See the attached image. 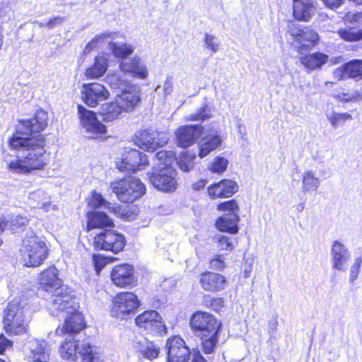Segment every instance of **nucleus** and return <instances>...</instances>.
<instances>
[{"instance_id":"nucleus-57","label":"nucleus","mask_w":362,"mask_h":362,"mask_svg":"<svg viewBox=\"0 0 362 362\" xmlns=\"http://www.w3.org/2000/svg\"><path fill=\"white\" fill-rule=\"evenodd\" d=\"M333 76L337 81H341L345 80L346 78H349L348 73L346 72V64L334 69V71H333Z\"/></svg>"},{"instance_id":"nucleus-25","label":"nucleus","mask_w":362,"mask_h":362,"mask_svg":"<svg viewBox=\"0 0 362 362\" xmlns=\"http://www.w3.org/2000/svg\"><path fill=\"white\" fill-rule=\"evenodd\" d=\"M238 186L232 180H222L218 183L208 188V192L210 197H228L237 192Z\"/></svg>"},{"instance_id":"nucleus-15","label":"nucleus","mask_w":362,"mask_h":362,"mask_svg":"<svg viewBox=\"0 0 362 362\" xmlns=\"http://www.w3.org/2000/svg\"><path fill=\"white\" fill-rule=\"evenodd\" d=\"M168 141V139L165 134L152 129L139 131L135 135L134 140L135 144L141 148L151 151L165 145Z\"/></svg>"},{"instance_id":"nucleus-32","label":"nucleus","mask_w":362,"mask_h":362,"mask_svg":"<svg viewBox=\"0 0 362 362\" xmlns=\"http://www.w3.org/2000/svg\"><path fill=\"white\" fill-rule=\"evenodd\" d=\"M107 58L105 56L95 57L94 64L87 69L85 76L88 79H96L103 76L107 69Z\"/></svg>"},{"instance_id":"nucleus-46","label":"nucleus","mask_w":362,"mask_h":362,"mask_svg":"<svg viewBox=\"0 0 362 362\" xmlns=\"http://www.w3.org/2000/svg\"><path fill=\"white\" fill-rule=\"evenodd\" d=\"M119 37V33L114 32H105L96 35L93 39L96 41L98 47H102L106 43L109 45V42L116 40Z\"/></svg>"},{"instance_id":"nucleus-56","label":"nucleus","mask_w":362,"mask_h":362,"mask_svg":"<svg viewBox=\"0 0 362 362\" xmlns=\"http://www.w3.org/2000/svg\"><path fill=\"white\" fill-rule=\"evenodd\" d=\"M40 209H41L45 212L51 214H54V212L59 211L58 205L51 200L49 196L48 197V199L42 203V205L40 206Z\"/></svg>"},{"instance_id":"nucleus-53","label":"nucleus","mask_w":362,"mask_h":362,"mask_svg":"<svg viewBox=\"0 0 362 362\" xmlns=\"http://www.w3.org/2000/svg\"><path fill=\"white\" fill-rule=\"evenodd\" d=\"M228 160L223 157H216L211 163L209 169L214 172L220 173L226 170L228 166Z\"/></svg>"},{"instance_id":"nucleus-1","label":"nucleus","mask_w":362,"mask_h":362,"mask_svg":"<svg viewBox=\"0 0 362 362\" xmlns=\"http://www.w3.org/2000/svg\"><path fill=\"white\" fill-rule=\"evenodd\" d=\"M47 122V113L42 110H37L32 118L19 122L16 132L8 140L10 148L18 154L7 153L3 158L4 168L9 173L28 175L45 169L47 165L45 139L42 134H32L44 130Z\"/></svg>"},{"instance_id":"nucleus-11","label":"nucleus","mask_w":362,"mask_h":362,"mask_svg":"<svg viewBox=\"0 0 362 362\" xmlns=\"http://www.w3.org/2000/svg\"><path fill=\"white\" fill-rule=\"evenodd\" d=\"M66 307V305L65 304H62V305H61V309H59L56 313H50L51 315L56 316H58L60 314L71 315L69 317L66 318L64 325L62 327H59L57 329L56 332L58 334H62L64 333H68L69 334H76L85 327L83 317L82 315L77 311L78 303L76 301V305L73 311Z\"/></svg>"},{"instance_id":"nucleus-31","label":"nucleus","mask_w":362,"mask_h":362,"mask_svg":"<svg viewBox=\"0 0 362 362\" xmlns=\"http://www.w3.org/2000/svg\"><path fill=\"white\" fill-rule=\"evenodd\" d=\"M113 221L107 215L101 211H93L88 214V230L95 228L110 227Z\"/></svg>"},{"instance_id":"nucleus-29","label":"nucleus","mask_w":362,"mask_h":362,"mask_svg":"<svg viewBox=\"0 0 362 362\" xmlns=\"http://www.w3.org/2000/svg\"><path fill=\"white\" fill-rule=\"evenodd\" d=\"M328 59V55L322 52H315L300 57V63L309 71L321 68Z\"/></svg>"},{"instance_id":"nucleus-19","label":"nucleus","mask_w":362,"mask_h":362,"mask_svg":"<svg viewBox=\"0 0 362 362\" xmlns=\"http://www.w3.org/2000/svg\"><path fill=\"white\" fill-rule=\"evenodd\" d=\"M119 68L123 74H130L132 76L145 80L148 76V70L146 64L138 56L122 60Z\"/></svg>"},{"instance_id":"nucleus-16","label":"nucleus","mask_w":362,"mask_h":362,"mask_svg":"<svg viewBox=\"0 0 362 362\" xmlns=\"http://www.w3.org/2000/svg\"><path fill=\"white\" fill-rule=\"evenodd\" d=\"M110 97L107 88L100 83H84L81 89V99L90 107H95Z\"/></svg>"},{"instance_id":"nucleus-64","label":"nucleus","mask_w":362,"mask_h":362,"mask_svg":"<svg viewBox=\"0 0 362 362\" xmlns=\"http://www.w3.org/2000/svg\"><path fill=\"white\" fill-rule=\"evenodd\" d=\"M95 42L96 41H94V39H93L86 45L83 50L85 54H88L95 49L98 48Z\"/></svg>"},{"instance_id":"nucleus-40","label":"nucleus","mask_w":362,"mask_h":362,"mask_svg":"<svg viewBox=\"0 0 362 362\" xmlns=\"http://www.w3.org/2000/svg\"><path fill=\"white\" fill-rule=\"evenodd\" d=\"M107 82L112 89H117L121 91L128 89L129 82L119 74H110L107 76Z\"/></svg>"},{"instance_id":"nucleus-49","label":"nucleus","mask_w":362,"mask_h":362,"mask_svg":"<svg viewBox=\"0 0 362 362\" xmlns=\"http://www.w3.org/2000/svg\"><path fill=\"white\" fill-rule=\"evenodd\" d=\"M49 195L42 189H37L29 194V200L34 204H36V207L42 205V203L48 199Z\"/></svg>"},{"instance_id":"nucleus-39","label":"nucleus","mask_w":362,"mask_h":362,"mask_svg":"<svg viewBox=\"0 0 362 362\" xmlns=\"http://www.w3.org/2000/svg\"><path fill=\"white\" fill-rule=\"evenodd\" d=\"M156 160L157 163L153 170L158 169L159 166L172 168V164L175 161V152L173 151H160L156 155Z\"/></svg>"},{"instance_id":"nucleus-50","label":"nucleus","mask_w":362,"mask_h":362,"mask_svg":"<svg viewBox=\"0 0 362 362\" xmlns=\"http://www.w3.org/2000/svg\"><path fill=\"white\" fill-rule=\"evenodd\" d=\"M334 97L342 102H352L362 100L361 92L358 90L352 93H341L334 95Z\"/></svg>"},{"instance_id":"nucleus-28","label":"nucleus","mask_w":362,"mask_h":362,"mask_svg":"<svg viewBox=\"0 0 362 362\" xmlns=\"http://www.w3.org/2000/svg\"><path fill=\"white\" fill-rule=\"evenodd\" d=\"M133 346L145 358L150 360L157 358L160 352L158 346L142 337L136 338L133 342Z\"/></svg>"},{"instance_id":"nucleus-58","label":"nucleus","mask_w":362,"mask_h":362,"mask_svg":"<svg viewBox=\"0 0 362 362\" xmlns=\"http://www.w3.org/2000/svg\"><path fill=\"white\" fill-rule=\"evenodd\" d=\"M210 267L214 269H221L225 267V262L223 256L215 255L210 261Z\"/></svg>"},{"instance_id":"nucleus-55","label":"nucleus","mask_w":362,"mask_h":362,"mask_svg":"<svg viewBox=\"0 0 362 362\" xmlns=\"http://www.w3.org/2000/svg\"><path fill=\"white\" fill-rule=\"evenodd\" d=\"M218 209L221 211H228V213H237L238 206L236 202L232 199L220 204Z\"/></svg>"},{"instance_id":"nucleus-47","label":"nucleus","mask_w":362,"mask_h":362,"mask_svg":"<svg viewBox=\"0 0 362 362\" xmlns=\"http://www.w3.org/2000/svg\"><path fill=\"white\" fill-rule=\"evenodd\" d=\"M215 240L220 250L231 251L234 247V240L228 235H217Z\"/></svg>"},{"instance_id":"nucleus-9","label":"nucleus","mask_w":362,"mask_h":362,"mask_svg":"<svg viewBox=\"0 0 362 362\" xmlns=\"http://www.w3.org/2000/svg\"><path fill=\"white\" fill-rule=\"evenodd\" d=\"M148 164L146 155L136 149L125 151L116 161L117 168L119 171L129 173L141 170Z\"/></svg>"},{"instance_id":"nucleus-38","label":"nucleus","mask_w":362,"mask_h":362,"mask_svg":"<svg viewBox=\"0 0 362 362\" xmlns=\"http://www.w3.org/2000/svg\"><path fill=\"white\" fill-rule=\"evenodd\" d=\"M88 204L93 208H98L104 206L109 211L112 212L115 214H119V206H112L110 202L106 201L100 193L96 191L91 192V197L88 200Z\"/></svg>"},{"instance_id":"nucleus-2","label":"nucleus","mask_w":362,"mask_h":362,"mask_svg":"<svg viewBox=\"0 0 362 362\" xmlns=\"http://www.w3.org/2000/svg\"><path fill=\"white\" fill-rule=\"evenodd\" d=\"M39 281L45 291L53 293L48 305L50 313H56L59 309H61L62 304H65L66 308L70 310H74L76 298L69 293V288L66 285L62 284L55 267H50L43 271L40 274Z\"/></svg>"},{"instance_id":"nucleus-24","label":"nucleus","mask_w":362,"mask_h":362,"mask_svg":"<svg viewBox=\"0 0 362 362\" xmlns=\"http://www.w3.org/2000/svg\"><path fill=\"white\" fill-rule=\"evenodd\" d=\"M221 144V139L216 131L212 130L202 138L199 142V156L201 158L209 155Z\"/></svg>"},{"instance_id":"nucleus-22","label":"nucleus","mask_w":362,"mask_h":362,"mask_svg":"<svg viewBox=\"0 0 362 362\" xmlns=\"http://www.w3.org/2000/svg\"><path fill=\"white\" fill-rule=\"evenodd\" d=\"M121 92V94L117 95L115 100L124 113L133 111L140 102L139 88L131 86L128 89H125Z\"/></svg>"},{"instance_id":"nucleus-17","label":"nucleus","mask_w":362,"mask_h":362,"mask_svg":"<svg viewBox=\"0 0 362 362\" xmlns=\"http://www.w3.org/2000/svg\"><path fill=\"white\" fill-rule=\"evenodd\" d=\"M111 280L119 288H132L137 284L134 268L129 264L115 266L111 273Z\"/></svg>"},{"instance_id":"nucleus-7","label":"nucleus","mask_w":362,"mask_h":362,"mask_svg":"<svg viewBox=\"0 0 362 362\" xmlns=\"http://www.w3.org/2000/svg\"><path fill=\"white\" fill-rule=\"evenodd\" d=\"M140 301L133 292L124 291L117 293L112 299L111 315L118 319H125L134 314L139 307Z\"/></svg>"},{"instance_id":"nucleus-12","label":"nucleus","mask_w":362,"mask_h":362,"mask_svg":"<svg viewBox=\"0 0 362 362\" xmlns=\"http://www.w3.org/2000/svg\"><path fill=\"white\" fill-rule=\"evenodd\" d=\"M190 326L199 336L217 334L220 324L216 318L209 313L197 312L190 318Z\"/></svg>"},{"instance_id":"nucleus-30","label":"nucleus","mask_w":362,"mask_h":362,"mask_svg":"<svg viewBox=\"0 0 362 362\" xmlns=\"http://www.w3.org/2000/svg\"><path fill=\"white\" fill-rule=\"evenodd\" d=\"M123 113L124 112L115 99L110 102L103 103L100 107V114L106 122L119 119Z\"/></svg>"},{"instance_id":"nucleus-44","label":"nucleus","mask_w":362,"mask_h":362,"mask_svg":"<svg viewBox=\"0 0 362 362\" xmlns=\"http://www.w3.org/2000/svg\"><path fill=\"white\" fill-rule=\"evenodd\" d=\"M195 158L196 156L194 154L186 153L180 157L177 163L182 171L189 172L194 168Z\"/></svg>"},{"instance_id":"nucleus-21","label":"nucleus","mask_w":362,"mask_h":362,"mask_svg":"<svg viewBox=\"0 0 362 362\" xmlns=\"http://www.w3.org/2000/svg\"><path fill=\"white\" fill-rule=\"evenodd\" d=\"M351 256L349 248L341 241L334 240L332 243L331 248L332 268L339 271H345Z\"/></svg>"},{"instance_id":"nucleus-33","label":"nucleus","mask_w":362,"mask_h":362,"mask_svg":"<svg viewBox=\"0 0 362 362\" xmlns=\"http://www.w3.org/2000/svg\"><path fill=\"white\" fill-rule=\"evenodd\" d=\"M81 343L75 341L74 338L70 337L66 339L64 344L61 346L60 353L63 358L70 361H75L78 354V351L82 350Z\"/></svg>"},{"instance_id":"nucleus-45","label":"nucleus","mask_w":362,"mask_h":362,"mask_svg":"<svg viewBox=\"0 0 362 362\" xmlns=\"http://www.w3.org/2000/svg\"><path fill=\"white\" fill-rule=\"evenodd\" d=\"M217 334H210L209 336H200L202 338V349L204 354H211L217 344Z\"/></svg>"},{"instance_id":"nucleus-4","label":"nucleus","mask_w":362,"mask_h":362,"mask_svg":"<svg viewBox=\"0 0 362 362\" xmlns=\"http://www.w3.org/2000/svg\"><path fill=\"white\" fill-rule=\"evenodd\" d=\"M25 301L14 299L8 303L4 310V328L8 334L18 335L25 333L28 321L25 317Z\"/></svg>"},{"instance_id":"nucleus-41","label":"nucleus","mask_w":362,"mask_h":362,"mask_svg":"<svg viewBox=\"0 0 362 362\" xmlns=\"http://www.w3.org/2000/svg\"><path fill=\"white\" fill-rule=\"evenodd\" d=\"M349 78L358 81L362 76V60H353L346 64Z\"/></svg>"},{"instance_id":"nucleus-5","label":"nucleus","mask_w":362,"mask_h":362,"mask_svg":"<svg viewBox=\"0 0 362 362\" xmlns=\"http://www.w3.org/2000/svg\"><path fill=\"white\" fill-rule=\"evenodd\" d=\"M110 189L123 203H133L146 193V187L141 180L132 177L112 182Z\"/></svg>"},{"instance_id":"nucleus-35","label":"nucleus","mask_w":362,"mask_h":362,"mask_svg":"<svg viewBox=\"0 0 362 362\" xmlns=\"http://www.w3.org/2000/svg\"><path fill=\"white\" fill-rule=\"evenodd\" d=\"M135 47L127 43L119 42L115 40L109 42V50L115 57L122 60L133 54Z\"/></svg>"},{"instance_id":"nucleus-10","label":"nucleus","mask_w":362,"mask_h":362,"mask_svg":"<svg viewBox=\"0 0 362 362\" xmlns=\"http://www.w3.org/2000/svg\"><path fill=\"white\" fill-rule=\"evenodd\" d=\"M95 248L111 251L115 254L122 251L126 245L124 236L113 230H105L94 238Z\"/></svg>"},{"instance_id":"nucleus-6","label":"nucleus","mask_w":362,"mask_h":362,"mask_svg":"<svg viewBox=\"0 0 362 362\" xmlns=\"http://www.w3.org/2000/svg\"><path fill=\"white\" fill-rule=\"evenodd\" d=\"M290 40L294 47L300 54L310 51L316 46L320 40L318 33L309 27H300L291 25L288 30Z\"/></svg>"},{"instance_id":"nucleus-26","label":"nucleus","mask_w":362,"mask_h":362,"mask_svg":"<svg viewBox=\"0 0 362 362\" xmlns=\"http://www.w3.org/2000/svg\"><path fill=\"white\" fill-rule=\"evenodd\" d=\"M200 284L204 290L216 291L224 288L226 279L219 274L208 272L202 276Z\"/></svg>"},{"instance_id":"nucleus-51","label":"nucleus","mask_w":362,"mask_h":362,"mask_svg":"<svg viewBox=\"0 0 362 362\" xmlns=\"http://www.w3.org/2000/svg\"><path fill=\"white\" fill-rule=\"evenodd\" d=\"M115 259L111 257H106L101 255H93V261L95 267V269L99 272L108 263L112 262Z\"/></svg>"},{"instance_id":"nucleus-3","label":"nucleus","mask_w":362,"mask_h":362,"mask_svg":"<svg viewBox=\"0 0 362 362\" xmlns=\"http://www.w3.org/2000/svg\"><path fill=\"white\" fill-rule=\"evenodd\" d=\"M21 260L25 267H37L46 259L47 248L45 243L32 230L26 231L20 250Z\"/></svg>"},{"instance_id":"nucleus-20","label":"nucleus","mask_w":362,"mask_h":362,"mask_svg":"<svg viewBox=\"0 0 362 362\" xmlns=\"http://www.w3.org/2000/svg\"><path fill=\"white\" fill-rule=\"evenodd\" d=\"M203 127L199 125H184L180 127L175 132L177 145L187 148L195 143L201 136Z\"/></svg>"},{"instance_id":"nucleus-63","label":"nucleus","mask_w":362,"mask_h":362,"mask_svg":"<svg viewBox=\"0 0 362 362\" xmlns=\"http://www.w3.org/2000/svg\"><path fill=\"white\" fill-rule=\"evenodd\" d=\"M211 306L215 310H218L223 306V300L221 298H216L211 300Z\"/></svg>"},{"instance_id":"nucleus-23","label":"nucleus","mask_w":362,"mask_h":362,"mask_svg":"<svg viewBox=\"0 0 362 362\" xmlns=\"http://www.w3.org/2000/svg\"><path fill=\"white\" fill-rule=\"evenodd\" d=\"M31 352L30 358L32 362H48L50 355V347L44 340L33 339L29 343Z\"/></svg>"},{"instance_id":"nucleus-14","label":"nucleus","mask_w":362,"mask_h":362,"mask_svg":"<svg viewBox=\"0 0 362 362\" xmlns=\"http://www.w3.org/2000/svg\"><path fill=\"white\" fill-rule=\"evenodd\" d=\"M136 325L141 329L153 334H166V327L161 316L156 310H147L135 318Z\"/></svg>"},{"instance_id":"nucleus-18","label":"nucleus","mask_w":362,"mask_h":362,"mask_svg":"<svg viewBox=\"0 0 362 362\" xmlns=\"http://www.w3.org/2000/svg\"><path fill=\"white\" fill-rule=\"evenodd\" d=\"M168 350V362H187L191 352L182 338L175 336L165 344Z\"/></svg>"},{"instance_id":"nucleus-52","label":"nucleus","mask_w":362,"mask_h":362,"mask_svg":"<svg viewBox=\"0 0 362 362\" xmlns=\"http://www.w3.org/2000/svg\"><path fill=\"white\" fill-rule=\"evenodd\" d=\"M204 46L211 50V54H214L218 51L220 45L214 35L206 33L204 36Z\"/></svg>"},{"instance_id":"nucleus-62","label":"nucleus","mask_w":362,"mask_h":362,"mask_svg":"<svg viewBox=\"0 0 362 362\" xmlns=\"http://www.w3.org/2000/svg\"><path fill=\"white\" fill-rule=\"evenodd\" d=\"M325 2V4L331 8H336L339 7L341 4L344 0H323Z\"/></svg>"},{"instance_id":"nucleus-61","label":"nucleus","mask_w":362,"mask_h":362,"mask_svg":"<svg viewBox=\"0 0 362 362\" xmlns=\"http://www.w3.org/2000/svg\"><path fill=\"white\" fill-rule=\"evenodd\" d=\"M12 341L6 339L4 334H0V354H2L6 348L11 346Z\"/></svg>"},{"instance_id":"nucleus-54","label":"nucleus","mask_w":362,"mask_h":362,"mask_svg":"<svg viewBox=\"0 0 362 362\" xmlns=\"http://www.w3.org/2000/svg\"><path fill=\"white\" fill-rule=\"evenodd\" d=\"M28 223V219L26 216L16 215L11 220V229L15 231L16 230L25 226Z\"/></svg>"},{"instance_id":"nucleus-34","label":"nucleus","mask_w":362,"mask_h":362,"mask_svg":"<svg viewBox=\"0 0 362 362\" xmlns=\"http://www.w3.org/2000/svg\"><path fill=\"white\" fill-rule=\"evenodd\" d=\"M238 216L237 213H228L220 217L216 221V226L221 231H226L230 233L237 232V223Z\"/></svg>"},{"instance_id":"nucleus-8","label":"nucleus","mask_w":362,"mask_h":362,"mask_svg":"<svg viewBox=\"0 0 362 362\" xmlns=\"http://www.w3.org/2000/svg\"><path fill=\"white\" fill-rule=\"evenodd\" d=\"M177 173L173 168L159 166L153 173L148 174V180L153 186L158 190L170 192L176 189L177 182L175 179Z\"/></svg>"},{"instance_id":"nucleus-48","label":"nucleus","mask_w":362,"mask_h":362,"mask_svg":"<svg viewBox=\"0 0 362 362\" xmlns=\"http://www.w3.org/2000/svg\"><path fill=\"white\" fill-rule=\"evenodd\" d=\"M327 117L332 127L334 128H336L339 124L352 119L351 115L349 113H337L334 112L327 114Z\"/></svg>"},{"instance_id":"nucleus-60","label":"nucleus","mask_w":362,"mask_h":362,"mask_svg":"<svg viewBox=\"0 0 362 362\" xmlns=\"http://www.w3.org/2000/svg\"><path fill=\"white\" fill-rule=\"evenodd\" d=\"M173 78L172 76H168L163 84V92L165 95H170L173 90Z\"/></svg>"},{"instance_id":"nucleus-27","label":"nucleus","mask_w":362,"mask_h":362,"mask_svg":"<svg viewBox=\"0 0 362 362\" xmlns=\"http://www.w3.org/2000/svg\"><path fill=\"white\" fill-rule=\"evenodd\" d=\"M315 11V8L311 0H294L293 15L297 20L308 21Z\"/></svg>"},{"instance_id":"nucleus-59","label":"nucleus","mask_w":362,"mask_h":362,"mask_svg":"<svg viewBox=\"0 0 362 362\" xmlns=\"http://www.w3.org/2000/svg\"><path fill=\"white\" fill-rule=\"evenodd\" d=\"M66 17L55 16L47 21V28L49 29H53L57 26L62 25L66 21Z\"/></svg>"},{"instance_id":"nucleus-43","label":"nucleus","mask_w":362,"mask_h":362,"mask_svg":"<svg viewBox=\"0 0 362 362\" xmlns=\"http://www.w3.org/2000/svg\"><path fill=\"white\" fill-rule=\"evenodd\" d=\"M211 116V109L205 105L196 112L190 113L185 116L186 121H204L206 119L210 118Z\"/></svg>"},{"instance_id":"nucleus-36","label":"nucleus","mask_w":362,"mask_h":362,"mask_svg":"<svg viewBox=\"0 0 362 362\" xmlns=\"http://www.w3.org/2000/svg\"><path fill=\"white\" fill-rule=\"evenodd\" d=\"M320 185V180L311 170H308L302 174V192H315L318 189Z\"/></svg>"},{"instance_id":"nucleus-42","label":"nucleus","mask_w":362,"mask_h":362,"mask_svg":"<svg viewBox=\"0 0 362 362\" xmlns=\"http://www.w3.org/2000/svg\"><path fill=\"white\" fill-rule=\"evenodd\" d=\"M340 37L348 42H354L362 40V30H356L352 28H341L338 30Z\"/></svg>"},{"instance_id":"nucleus-13","label":"nucleus","mask_w":362,"mask_h":362,"mask_svg":"<svg viewBox=\"0 0 362 362\" xmlns=\"http://www.w3.org/2000/svg\"><path fill=\"white\" fill-rule=\"evenodd\" d=\"M78 113L81 127L92 137L103 135L107 132L104 125L97 117L95 112L86 109L81 105H78Z\"/></svg>"},{"instance_id":"nucleus-37","label":"nucleus","mask_w":362,"mask_h":362,"mask_svg":"<svg viewBox=\"0 0 362 362\" xmlns=\"http://www.w3.org/2000/svg\"><path fill=\"white\" fill-rule=\"evenodd\" d=\"M82 350L78 351V355L82 357V362H103L101 355L95 346H92L87 341L81 342Z\"/></svg>"}]
</instances>
